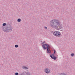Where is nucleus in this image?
<instances>
[{
    "mask_svg": "<svg viewBox=\"0 0 75 75\" xmlns=\"http://www.w3.org/2000/svg\"><path fill=\"white\" fill-rule=\"evenodd\" d=\"M50 23L52 27L54 28L56 30H60L62 27V24L58 20H53L50 22Z\"/></svg>",
    "mask_w": 75,
    "mask_h": 75,
    "instance_id": "f257e3e1",
    "label": "nucleus"
},
{
    "mask_svg": "<svg viewBox=\"0 0 75 75\" xmlns=\"http://www.w3.org/2000/svg\"><path fill=\"white\" fill-rule=\"evenodd\" d=\"M43 48L44 49V50H45V49H47V53H50V50L49 49V45L47 44H45L43 45H42Z\"/></svg>",
    "mask_w": 75,
    "mask_h": 75,
    "instance_id": "f03ea898",
    "label": "nucleus"
},
{
    "mask_svg": "<svg viewBox=\"0 0 75 75\" xmlns=\"http://www.w3.org/2000/svg\"><path fill=\"white\" fill-rule=\"evenodd\" d=\"M53 34L54 36L57 37H59L61 35V33L60 32L57 31L54 32L53 33Z\"/></svg>",
    "mask_w": 75,
    "mask_h": 75,
    "instance_id": "7ed1b4c3",
    "label": "nucleus"
},
{
    "mask_svg": "<svg viewBox=\"0 0 75 75\" xmlns=\"http://www.w3.org/2000/svg\"><path fill=\"white\" fill-rule=\"evenodd\" d=\"M44 72L46 74H49L50 72V70L48 68H46L45 69Z\"/></svg>",
    "mask_w": 75,
    "mask_h": 75,
    "instance_id": "20e7f679",
    "label": "nucleus"
},
{
    "mask_svg": "<svg viewBox=\"0 0 75 75\" xmlns=\"http://www.w3.org/2000/svg\"><path fill=\"white\" fill-rule=\"evenodd\" d=\"M50 57L52 58V59H54V60H55V59L56 58H57V57L54 56V54H52L50 55Z\"/></svg>",
    "mask_w": 75,
    "mask_h": 75,
    "instance_id": "39448f33",
    "label": "nucleus"
},
{
    "mask_svg": "<svg viewBox=\"0 0 75 75\" xmlns=\"http://www.w3.org/2000/svg\"><path fill=\"white\" fill-rule=\"evenodd\" d=\"M12 30V28L11 27L8 28V30H6V31H8L9 32H10Z\"/></svg>",
    "mask_w": 75,
    "mask_h": 75,
    "instance_id": "423d86ee",
    "label": "nucleus"
},
{
    "mask_svg": "<svg viewBox=\"0 0 75 75\" xmlns=\"http://www.w3.org/2000/svg\"><path fill=\"white\" fill-rule=\"evenodd\" d=\"M23 69H27V67L25 66H23Z\"/></svg>",
    "mask_w": 75,
    "mask_h": 75,
    "instance_id": "0eeeda50",
    "label": "nucleus"
},
{
    "mask_svg": "<svg viewBox=\"0 0 75 75\" xmlns=\"http://www.w3.org/2000/svg\"><path fill=\"white\" fill-rule=\"evenodd\" d=\"M17 21L18 22H20L21 21V19H18Z\"/></svg>",
    "mask_w": 75,
    "mask_h": 75,
    "instance_id": "6e6552de",
    "label": "nucleus"
},
{
    "mask_svg": "<svg viewBox=\"0 0 75 75\" xmlns=\"http://www.w3.org/2000/svg\"><path fill=\"white\" fill-rule=\"evenodd\" d=\"M18 47V45H16L15 46V48H17V47Z\"/></svg>",
    "mask_w": 75,
    "mask_h": 75,
    "instance_id": "1a4fd4ad",
    "label": "nucleus"
},
{
    "mask_svg": "<svg viewBox=\"0 0 75 75\" xmlns=\"http://www.w3.org/2000/svg\"><path fill=\"white\" fill-rule=\"evenodd\" d=\"M5 25H6V23H4L3 24V26H5Z\"/></svg>",
    "mask_w": 75,
    "mask_h": 75,
    "instance_id": "9d476101",
    "label": "nucleus"
},
{
    "mask_svg": "<svg viewBox=\"0 0 75 75\" xmlns=\"http://www.w3.org/2000/svg\"><path fill=\"white\" fill-rule=\"evenodd\" d=\"M65 74L64 73H61L59 75H65Z\"/></svg>",
    "mask_w": 75,
    "mask_h": 75,
    "instance_id": "9b49d317",
    "label": "nucleus"
},
{
    "mask_svg": "<svg viewBox=\"0 0 75 75\" xmlns=\"http://www.w3.org/2000/svg\"><path fill=\"white\" fill-rule=\"evenodd\" d=\"M71 57H73V56H74V53L71 54Z\"/></svg>",
    "mask_w": 75,
    "mask_h": 75,
    "instance_id": "f8f14e48",
    "label": "nucleus"
},
{
    "mask_svg": "<svg viewBox=\"0 0 75 75\" xmlns=\"http://www.w3.org/2000/svg\"><path fill=\"white\" fill-rule=\"evenodd\" d=\"M16 75H18V73H16L15 74Z\"/></svg>",
    "mask_w": 75,
    "mask_h": 75,
    "instance_id": "ddd939ff",
    "label": "nucleus"
},
{
    "mask_svg": "<svg viewBox=\"0 0 75 75\" xmlns=\"http://www.w3.org/2000/svg\"><path fill=\"white\" fill-rule=\"evenodd\" d=\"M54 53L55 54V52H56L55 50H54Z\"/></svg>",
    "mask_w": 75,
    "mask_h": 75,
    "instance_id": "4468645a",
    "label": "nucleus"
},
{
    "mask_svg": "<svg viewBox=\"0 0 75 75\" xmlns=\"http://www.w3.org/2000/svg\"><path fill=\"white\" fill-rule=\"evenodd\" d=\"M45 29H47V27H45Z\"/></svg>",
    "mask_w": 75,
    "mask_h": 75,
    "instance_id": "2eb2a0df",
    "label": "nucleus"
},
{
    "mask_svg": "<svg viewBox=\"0 0 75 75\" xmlns=\"http://www.w3.org/2000/svg\"><path fill=\"white\" fill-rule=\"evenodd\" d=\"M44 42H43L42 44H44Z\"/></svg>",
    "mask_w": 75,
    "mask_h": 75,
    "instance_id": "dca6fc26",
    "label": "nucleus"
}]
</instances>
